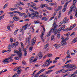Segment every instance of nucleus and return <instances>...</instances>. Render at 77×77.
<instances>
[{
  "label": "nucleus",
  "mask_w": 77,
  "mask_h": 77,
  "mask_svg": "<svg viewBox=\"0 0 77 77\" xmlns=\"http://www.w3.org/2000/svg\"><path fill=\"white\" fill-rule=\"evenodd\" d=\"M53 31V28H51V30L47 33V37H49V36H50L51 34V32Z\"/></svg>",
  "instance_id": "9b49d317"
},
{
  "label": "nucleus",
  "mask_w": 77,
  "mask_h": 77,
  "mask_svg": "<svg viewBox=\"0 0 77 77\" xmlns=\"http://www.w3.org/2000/svg\"><path fill=\"white\" fill-rule=\"evenodd\" d=\"M18 30H19V29H17L14 32V35H17V32H18Z\"/></svg>",
  "instance_id": "4c0bfd02"
},
{
  "label": "nucleus",
  "mask_w": 77,
  "mask_h": 77,
  "mask_svg": "<svg viewBox=\"0 0 77 77\" xmlns=\"http://www.w3.org/2000/svg\"><path fill=\"white\" fill-rule=\"evenodd\" d=\"M12 77H20V75H17V74H15Z\"/></svg>",
  "instance_id": "58836bf2"
},
{
  "label": "nucleus",
  "mask_w": 77,
  "mask_h": 77,
  "mask_svg": "<svg viewBox=\"0 0 77 77\" xmlns=\"http://www.w3.org/2000/svg\"><path fill=\"white\" fill-rule=\"evenodd\" d=\"M73 0V5H75V3L77 2V0Z\"/></svg>",
  "instance_id": "49530a36"
},
{
  "label": "nucleus",
  "mask_w": 77,
  "mask_h": 77,
  "mask_svg": "<svg viewBox=\"0 0 77 77\" xmlns=\"http://www.w3.org/2000/svg\"><path fill=\"white\" fill-rule=\"evenodd\" d=\"M54 38V35H52L51 37V40L53 41Z\"/></svg>",
  "instance_id": "8fccbe9b"
},
{
  "label": "nucleus",
  "mask_w": 77,
  "mask_h": 77,
  "mask_svg": "<svg viewBox=\"0 0 77 77\" xmlns=\"http://www.w3.org/2000/svg\"><path fill=\"white\" fill-rule=\"evenodd\" d=\"M14 14H18L19 15H20V17H21V16H22V14H21V12L18 11H15L14 12Z\"/></svg>",
  "instance_id": "dca6fc26"
},
{
  "label": "nucleus",
  "mask_w": 77,
  "mask_h": 77,
  "mask_svg": "<svg viewBox=\"0 0 77 77\" xmlns=\"http://www.w3.org/2000/svg\"><path fill=\"white\" fill-rule=\"evenodd\" d=\"M5 16V14H4L2 15V16H0V21L2 19H3L4 18V16Z\"/></svg>",
  "instance_id": "cd10ccee"
},
{
  "label": "nucleus",
  "mask_w": 77,
  "mask_h": 77,
  "mask_svg": "<svg viewBox=\"0 0 77 77\" xmlns=\"http://www.w3.org/2000/svg\"><path fill=\"white\" fill-rule=\"evenodd\" d=\"M66 54L68 56H70V54L69 53V50H68L66 52Z\"/></svg>",
  "instance_id": "c9c22d12"
},
{
  "label": "nucleus",
  "mask_w": 77,
  "mask_h": 77,
  "mask_svg": "<svg viewBox=\"0 0 77 77\" xmlns=\"http://www.w3.org/2000/svg\"><path fill=\"white\" fill-rule=\"evenodd\" d=\"M69 39V37H66V39H64V40H62V41H61V43L62 44V45L63 46H64L66 45V44H67L66 43V42H66V41H67V40Z\"/></svg>",
  "instance_id": "20e7f679"
},
{
  "label": "nucleus",
  "mask_w": 77,
  "mask_h": 77,
  "mask_svg": "<svg viewBox=\"0 0 77 77\" xmlns=\"http://www.w3.org/2000/svg\"><path fill=\"white\" fill-rule=\"evenodd\" d=\"M53 70H48L47 72H46L45 73V74H48L50 72H52V71H53Z\"/></svg>",
  "instance_id": "393cba45"
},
{
  "label": "nucleus",
  "mask_w": 77,
  "mask_h": 77,
  "mask_svg": "<svg viewBox=\"0 0 77 77\" xmlns=\"http://www.w3.org/2000/svg\"><path fill=\"white\" fill-rule=\"evenodd\" d=\"M8 62H9V61L8 60V58L5 59L2 61V62H3V63H8Z\"/></svg>",
  "instance_id": "4be33fe9"
},
{
  "label": "nucleus",
  "mask_w": 77,
  "mask_h": 77,
  "mask_svg": "<svg viewBox=\"0 0 77 77\" xmlns=\"http://www.w3.org/2000/svg\"><path fill=\"white\" fill-rule=\"evenodd\" d=\"M41 39L43 42H44V37L43 36H40Z\"/></svg>",
  "instance_id": "ea45409f"
},
{
  "label": "nucleus",
  "mask_w": 77,
  "mask_h": 77,
  "mask_svg": "<svg viewBox=\"0 0 77 77\" xmlns=\"http://www.w3.org/2000/svg\"><path fill=\"white\" fill-rule=\"evenodd\" d=\"M8 6V4H6L3 7V9H5L7 8Z\"/></svg>",
  "instance_id": "72a5a7b5"
},
{
  "label": "nucleus",
  "mask_w": 77,
  "mask_h": 77,
  "mask_svg": "<svg viewBox=\"0 0 77 77\" xmlns=\"http://www.w3.org/2000/svg\"><path fill=\"white\" fill-rule=\"evenodd\" d=\"M53 61H52V60H51L49 62H48L46 63V66H50V63H51Z\"/></svg>",
  "instance_id": "2eb2a0df"
},
{
  "label": "nucleus",
  "mask_w": 77,
  "mask_h": 77,
  "mask_svg": "<svg viewBox=\"0 0 77 77\" xmlns=\"http://www.w3.org/2000/svg\"><path fill=\"white\" fill-rule=\"evenodd\" d=\"M65 2V0H62L61 1V4L62 5H63L64 3Z\"/></svg>",
  "instance_id": "5fc2aeb1"
},
{
  "label": "nucleus",
  "mask_w": 77,
  "mask_h": 77,
  "mask_svg": "<svg viewBox=\"0 0 77 77\" xmlns=\"http://www.w3.org/2000/svg\"><path fill=\"white\" fill-rule=\"evenodd\" d=\"M8 60L11 62L13 61V60L12 59V58L11 57H9L8 58Z\"/></svg>",
  "instance_id": "6ab92c4d"
},
{
  "label": "nucleus",
  "mask_w": 77,
  "mask_h": 77,
  "mask_svg": "<svg viewBox=\"0 0 77 77\" xmlns=\"http://www.w3.org/2000/svg\"><path fill=\"white\" fill-rule=\"evenodd\" d=\"M64 35L65 36H68L69 35H70V33H69V32H68V33L65 34Z\"/></svg>",
  "instance_id": "6e6d98bb"
},
{
  "label": "nucleus",
  "mask_w": 77,
  "mask_h": 77,
  "mask_svg": "<svg viewBox=\"0 0 77 77\" xmlns=\"http://www.w3.org/2000/svg\"><path fill=\"white\" fill-rule=\"evenodd\" d=\"M73 28H73L72 26H71L69 27V28H68L66 29V30H69H69H71Z\"/></svg>",
  "instance_id": "5701e85b"
},
{
  "label": "nucleus",
  "mask_w": 77,
  "mask_h": 77,
  "mask_svg": "<svg viewBox=\"0 0 77 77\" xmlns=\"http://www.w3.org/2000/svg\"><path fill=\"white\" fill-rule=\"evenodd\" d=\"M26 28H23V27L22 28H21L20 29V32H22V35H23L24 34V30H26Z\"/></svg>",
  "instance_id": "9d476101"
},
{
  "label": "nucleus",
  "mask_w": 77,
  "mask_h": 77,
  "mask_svg": "<svg viewBox=\"0 0 77 77\" xmlns=\"http://www.w3.org/2000/svg\"><path fill=\"white\" fill-rule=\"evenodd\" d=\"M50 59H48L46 61L45 63H47V62H50Z\"/></svg>",
  "instance_id": "e2e57ef3"
},
{
  "label": "nucleus",
  "mask_w": 77,
  "mask_h": 77,
  "mask_svg": "<svg viewBox=\"0 0 77 77\" xmlns=\"http://www.w3.org/2000/svg\"><path fill=\"white\" fill-rule=\"evenodd\" d=\"M42 67H43V68H44V67H46V65L45 64V63L43 64L42 65Z\"/></svg>",
  "instance_id": "680f3d73"
},
{
  "label": "nucleus",
  "mask_w": 77,
  "mask_h": 77,
  "mask_svg": "<svg viewBox=\"0 0 77 77\" xmlns=\"http://www.w3.org/2000/svg\"><path fill=\"white\" fill-rule=\"evenodd\" d=\"M61 15H62V13H61V11H60L59 12L58 18H60Z\"/></svg>",
  "instance_id": "2f4dec72"
},
{
  "label": "nucleus",
  "mask_w": 77,
  "mask_h": 77,
  "mask_svg": "<svg viewBox=\"0 0 77 77\" xmlns=\"http://www.w3.org/2000/svg\"><path fill=\"white\" fill-rule=\"evenodd\" d=\"M45 70V69H41L39 71V72H38L39 74H41V73L42 72H44Z\"/></svg>",
  "instance_id": "b1692460"
},
{
  "label": "nucleus",
  "mask_w": 77,
  "mask_h": 77,
  "mask_svg": "<svg viewBox=\"0 0 77 77\" xmlns=\"http://www.w3.org/2000/svg\"><path fill=\"white\" fill-rule=\"evenodd\" d=\"M74 64H70L69 66V68H74V67H75L76 66V64L74 65Z\"/></svg>",
  "instance_id": "4468645a"
},
{
  "label": "nucleus",
  "mask_w": 77,
  "mask_h": 77,
  "mask_svg": "<svg viewBox=\"0 0 77 77\" xmlns=\"http://www.w3.org/2000/svg\"><path fill=\"white\" fill-rule=\"evenodd\" d=\"M31 39V35H29L28 37V40L26 39V43H28V44H30V40Z\"/></svg>",
  "instance_id": "1a4fd4ad"
},
{
  "label": "nucleus",
  "mask_w": 77,
  "mask_h": 77,
  "mask_svg": "<svg viewBox=\"0 0 77 77\" xmlns=\"http://www.w3.org/2000/svg\"><path fill=\"white\" fill-rule=\"evenodd\" d=\"M54 46L56 48H59L60 47V45H57L56 44H55L54 45Z\"/></svg>",
  "instance_id": "f3484780"
},
{
  "label": "nucleus",
  "mask_w": 77,
  "mask_h": 77,
  "mask_svg": "<svg viewBox=\"0 0 77 77\" xmlns=\"http://www.w3.org/2000/svg\"><path fill=\"white\" fill-rule=\"evenodd\" d=\"M35 17L36 18H37V19H39V18H41L42 16L41 15H40V16L39 15H35Z\"/></svg>",
  "instance_id": "aec40b11"
},
{
  "label": "nucleus",
  "mask_w": 77,
  "mask_h": 77,
  "mask_svg": "<svg viewBox=\"0 0 77 77\" xmlns=\"http://www.w3.org/2000/svg\"><path fill=\"white\" fill-rule=\"evenodd\" d=\"M15 45V47H17V46H18V42H16L14 43Z\"/></svg>",
  "instance_id": "37998d69"
},
{
  "label": "nucleus",
  "mask_w": 77,
  "mask_h": 77,
  "mask_svg": "<svg viewBox=\"0 0 77 77\" xmlns=\"http://www.w3.org/2000/svg\"><path fill=\"white\" fill-rule=\"evenodd\" d=\"M19 50H20L19 51H14V53H16V54H17V56L20 58H21L23 57L22 56V52L21 51V48H19Z\"/></svg>",
  "instance_id": "f03ea898"
},
{
  "label": "nucleus",
  "mask_w": 77,
  "mask_h": 77,
  "mask_svg": "<svg viewBox=\"0 0 77 77\" xmlns=\"http://www.w3.org/2000/svg\"><path fill=\"white\" fill-rule=\"evenodd\" d=\"M21 69L18 70L17 72V73L18 75H20L21 74Z\"/></svg>",
  "instance_id": "473e14b6"
},
{
  "label": "nucleus",
  "mask_w": 77,
  "mask_h": 77,
  "mask_svg": "<svg viewBox=\"0 0 77 77\" xmlns=\"http://www.w3.org/2000/svg\"><path fill=\"white\" fill-rule=\"evenodd\" d=\"M29 10L30 11H31V12H34L35 11L33 10V9L31 8H29Z\"/></svg>",
  "instance_id": "603ef678"
},
{
  "label": "nucleus",
  "mask_w": 77,
  "mask_h": 77,
  "mask_svg": "<svg viewBox=\"0 0 77 77\" xmlns=\"http://www.w3.org/2000/svg\"><path fill=\"white\" fill-rule=\"evenodd\" d=\"M39 72H38L36 74H35V75L34 76V77H38V76L39 75Z\"/></svg>",
  "instance_id": "de8ad7c7"
},
{
  "label": "nucleus",
  "mask_w": 77,
  "mask_h": 77,
  "mask_svg": "<svg viewBox=\"0 0 77 77\" xmlns=\"http://www.w3.org/2000/svg\"><path fill=\"white\" fill-rule=\"evenodd\" d=\"M20 44H21V47L23 48V47H24V45H23V43H22V42H20Z\"/></svg>",
  "instance_id": "4d7b16f0"
},
{
  "label": "nucleus",
  "mask_w": 77,
  "mask_h": 77,
  "mask_svg": "<svg viewBox=\"0 0 77 77\" xmlns=\"http://www.w3.org/2000/svg\"><path fill=\"white\" fill-rule=\"evenodd\" d=\"M76 42H77V37L75 38L72 42V44H74V43H75Z\"/></svg>",
  "instance_id": "412c9836"
},
{
  "label": "nucleus",
  "mask_w": 77,
  "mask_h": 77,
  "mask_svg": "<svg viewBox=\"0 0 77 77\" xmlns=\"http://www.w3.org/2000/svg\"><path fill=\"white\" fill-rule=\"evenodd\" d=\"M70 11H69V12H68V15H69L72 12V8H70Z\"/></svg>",
  "instance_id": "c85d7f7f"
},
{
  "label": "nucleus",
  "mask_w": 77,
  "mask_h": 77,
  "mask_svg": "<svg viewBox=\"0 0 77 77\" xmlns=\"http://www.w3.org/2000/svg\"><path fill=\"white\" fill-rule=\"evenodd\" d=\"M36 37H35L32 40L31 42L32 43V45H33L35 44V42H36Z\"/></svg>",
  "instance_id": "6e6552de"
},
{
  "label": "nucleus",
  "mask_w": 77,
  "mask_h": 77,
  "mask_svg": "<svg viewBox=\"0 0 77 77\" xmlns=\"http://www.w3.org/2000/svg\"><path fill=\"white\" fill-rule=\"evenodd\" d=\"M31 4H32V5H33V6H34L32 7L33 9H35V10H37V9H38V7H36V6H35L36 5V4L32 2H31Z\"/></svg>",
  "instance_id": "423d86ee"
},
{
  "label": "nucleus",
  "mask_w": 77,
  "mask_h": 77,
  "mask_svg": "<svg viewBox=\"0 0 77 77\" xmlns=\"http://www.w3.org/2000/svg\"><path fill=\"white\" fill-rule=\"evenodd\" d=\"M21 68V66H19L18 67H16L15 69V70H14V71H17V70H19V69H20Z\"/></svg>",
  "instance_id": "c756f323"
},
{
  "label": "nucleus",
  "mask_w": 77,
  "mask_h": 77,
  "mask_svg": "<svg viewBox=\"0 0 77 77\" xmlns=\"http://www.w3.org/2000/svg\"><path fill=\"white\" fill-rule=\"evenodd\" d=\"M38 56H39V59H41L42 58V57H43V54H42L41 52H39L38 54Z\"/></svg>",
  "instance_id": "f8f14e48"
},
{
  "label": "nucleus",
  "mask_w": 77,
  "mask_h": 77,
  "mask_svg": "<svg viewBox=\"0 0 77 77\" xmlns=\"http://www.w3.org/2000/svg\"><path fill=\"white\" fill-rule=\"evenodd\" d=\"M72 8V10H73V8L75 9V5H72L70 8Z\"/></svg>",
  "instance_id": "c03bdc74"
},
{
  "label": "nucleus",
  "mask_w": 77,
  "mask_h": 77,
  "mask_svg": "<svg viewBox=\"0 0 77 77\" xmlns=\"http://www.w3.org/2000/svg\"><path fill=\"white\" fill-rule=\"evenodd\" d=\"M58 34L57 35V37L58 38H60V33H59V32H57Z\"/></svg>",
  "instance_id": "79ce46f5"
},
{
  "label": "nucleus",
  "mask_w": 77,
  "mask_h": 77,
  "mask_svg": "<svg viewBox=\"0 0 77 77\" xmlns=\"http://www.w3.org/2000/svg\"><path fill=\"white\" fill-rule=\"evenodd\" d=\"M56 66V65H54L53 66H51L49 67V68H48V69H52V68H53L54 67H55Z\"/></svg>",
  "instance_id": "a19ab883"
},
{
  "label": "nucleus",
  "mask_w": 77,
  "mask_h": 77,
  "mask_svg": "<svg viewBox=\"0 0 77 77\" xmlns=\"http://www.w3.org/2000/svg\"><path fill=\"white\" fill-rule=\"evenodd\" d=\"M71 1H72V0H69V1H68L65 3L64 7L62 10L63 12H64L66 11V6H67L68 4L69 3V2H71Z\"/></svg>",
  "instance_id": "7ed1b4c3"
},
{
  "label": "nucleus",
  "mask_w": 77,
  "mask_h": 77,
  "mask_svg": "<svg viewBox=\"0 0 77 77\" xmlns=\"http://www.w3.org/2000/svg\"><path fill=\"white\" fill-rule=\"evenodd\" d=\"M62 8V6H59L58 7L57 10V11H60V10Z\"/></svg>",
  "instance_id": "bb28decb"
},
{
  "label": "nucleus",
  "mask_w": 77,
  "mask_h": 77,
  "mask_svg": "<svg viewBox=\"0 0 77 77\" xmlns=\"http://www.w3.org/2000/svg\"><path fill=\"white\" fill-rule=\"evenodd\" d=\"M47 8L48 10H49L50 11H51L53 9V8H51V7H47Z\"/></svg>",
  "instance_id": "09e8293b"
},
{
  "label": "nucleus",
  "mask_w": 77,
  "mask_h": 77,
  "mask_svg": "<svg viewBox=\"0 0 77 77\" xmlns=\"http://www.w3.org/2000/svg\"><path fill=\"white\" fill-rule=\"evenodd\" d=\"M35 66H36V67H39L40 65H38V64H36L35 65Z\"/></svg>",
  "instance_id": "338daca9"
},
{
  "label": "nucleus",
  "mask_w": 77,
  "mask_h": 77,
  "mask_svg": "<svg viewBox=\"0 0 77 77\" xmlns=\"http://www.w3.org/2000/svg\"><path fill=\"white\" fill-rule=\"evenodd\" d=\"M27 54V52L26 51H24L23 55L24 56H26Z\"/></svg>",
  "instance_id": "e433bc0d"
},
{
  "label": "nucleus",
  "mask_w": 77,
  "mask_h": 77,
  "mask_svg": "<svg viewBox=\"0 0 77 77\" xmlns=\"http://www.w3.org/2000/svg\"><path fill=\"white\" fill-rule=\"evenodd\" d=\"M77 74V71H75V72L73 74H71L70 75H70V77H72V76H73V75H75V74Z\"/></svg>",
  "instance_id": "a878e982"
},
{
  "label": "nucleus",
  "mask_w": 77,
  "mask_h": 77,
  "mask_svg": "<svg viewBox=\"0 0 77 77\" xmlns=\"http://www.w3.org/2000/svg\"><path fill=\"white\" fill-rule=\"evenodd\" d=\"M47 77V76H45V75H44V74L41 75L40 76V77Z\"/></svg>",
  "instance_id": "13d9d810"
},
{
  "label": "nucleus",
  "mask_w": 77,
  "mask_h": 77,
  "mask_svg": "<svg viewBox=\"0 0 77 77\" xmlns=\"http://www.w3.org/2000/svg\"><path fill=\"white\" fill-rule=\"evenodd\" d=\"M34 23L35 24H38L39 23V20H38L36 21L35 20L34 22Z\"/></svg>",
  "instance_id": "7c9ffc66"
},
{
  "label": "nucleus",
  "mask_w": 77,
  "mask_h": 77,
  "mask_svg": "<svg viewBox=\"0 0 77 77\" xmlns=\"http://www.w3.org/2000/svg\"><path fill=\"white\" fill-rule=\"evenodd\" d=\"M49 5H50V6H53V5H54V3L52 2L51 3H50L49 4Z\"/></svg>",
  "instance_id": "bf43d9fd"
},
{
  "label": "nucleus",
  "mask_w": 77,
  "mask_h": 77,
  "mask_svg": "<svg viewBox=\"0 0 77 77\" xmlns=\"http://www.w3.org/2000/svg\"><path fill=\"white\" fill-rule=\"evenodd\" d=\"M35 15H36V14L33 13H32V14H30L29 15V18H32L33 19V18H35L34 17H36Z\"/></svg>",
  "instance_id": "0eeeda50"
},
{
  "label": "nucleus",
  "mask_w": 77,
  "mask_h": 77,
  "mask_svg": "<svg viewBox=\"0 0 77 77\" xmlns=\"http://www.w3.org/2000/svg\"><path fill=\"white\" fill-rule=\"evenodd\" d=\"M56 12H54L53 14V17H51L50 19L49 20L50 21H51V20H53V18H54V16L56 15Z\"/></svg>",
  "instance_id": "a211bd4d"
},
{
  "label": "nucleus",
  "mask_w": 77,
  "mask_h": 77,
  "mask_svg": "<svg viewBox=\"0 0 77 77\" xmlns=\"http://www.w3.org/2000/svg\"><path fill=\"white\" fill-rule=\"evenodd\" d=\"M13 19L15 21L20 20L19 17L17 16L14 17Z\"/></svg>",
  "instance_id": "ddd939ff"
},
{
  "label": "nucleus",
  "mask_w": 77,
  "mask_h": 77,
  "mask_svg": "<svg viewBox=\"0 0 77 77\" xmlns=\"http://www.w3.org/2000/svg\"><path fill=\"white\" fill-rule=\"evenodd\" d=\"M53 26H54V29L53 30V32H54V35H56L57 34V33H59V32H60L61 30H63L65 28V25H63L60 28V29H57V26L56 25V23H54L53 24Z\"/></svg>",
  "instance_id": "f257e3e1"
},
{
  "label": "nucleus",
  "mask_w": 77,
  "mask_h": 77,
  "mask_svg": "<svg viewBox=\"0 0 77 77\" xmlns=\"http://www.w3.org/2000/svg\"><path fill=\"white\" fill-rule=\"evenodd\" d=\"M32 49H33V47H31L30 48H29V51H30V52H31V51H32Z\"/></svg>",
  "instance_id": "864d4df0"
},
{
  "label": "nucleus",
  "mask_w": 77,
  "mask_h": 77,
  "mask_svg": "<svg viewBox=\"0 0 77 77\" xmlns=\"http://www.w3.org/2000/svg\"><path fill=\"white\" fill-rule=\"evenodd\" d=\"M14 13H13L12 12H9L8 13V14H12V15H13Z\"/></svg>",
  "instance_id": "69168bd1"
},
{
  "label": "nucleus",
  "mask_w": 77,
  "mask_h": 77,
  "mask_svg": "<svg viewBox=\"0 0 77 77\" xmlns=\"http://www.w3.org/2000/svg\"><path fill=\"white\" fill-rule=\"evenodd\" d=\"M14 46H15V43H14L12 44L11 47L12 48H14Z\"/></svg>",
  "instance_id": "052dcab7"
},
{
  "label": "nucleus",
  "mask_w": 77,
  "mask_h": 77,
  "mask_svg": "<svg viewBox=\"0 0 77 77\" xmlns=\"http://www.w3.org/2000/svg\"><path fill=\"white\" fill-rule=\"evenodd\" d=\"M69 20V19L67 18V17H66L64 18V19L63 20V24H65L66 23H68V22Z\"/></svg>",
  "instance_id": "39448f33"
},
{
  "label": "nucleus",
  "mask_w": 77,
  "mask_h": 77,
  "mask_svg": "<svg viewBox=\"0 0 77 77\" xmlns=\"http://www.w3.org/2000/svg\"><path fill=\"white\" fill-rule=\"evenodd\" d=\"M61 72H62V70H60L59 71H57V72H56L55 73L56 74H59V73H60Z\"/></svg>",
  "instance_id": "f704fd0d"
},
{
  "label": "nucleus",
  "mask_w": 77,
  "mask_h": 77,
  "mask_svg": "<svg viewBox=\"0 0 77 77\" xmlns=\"http://www.w3.org/2000/svg\"><path fill=\"white\" fill-rule=\"evenodd\" d=\"M28 26V24H25L23 27L24 28H25L26 29H27V27H27V26Z\"/></svg>",
  "instance_id": "3c124183"
},
{
  "label": "nucleus",
  "mask_w": 77,
  "mask_h": 77,
  "mask_svg": "<svg viewBox=\"0 0 77 77\" xmlns=\"http://www.w3.org/2000/svg\"><path fill=\"white\" fill-rule=\"evenodd\" d=\"M44 33H45V32L42 31V34L40 35V36H43L44 35Z\"/></svg>",
  "instance_id": "a18cd8bd"
},
{
  "label": "nucleus",
  "mask_w": 77,
  "mask_h": 77,
  "mask_svg": "<svg viewBox=\"0 0 77 77\" xmlns=\"http://www.w3.org/2000/svg\"><path fill=\"white\" fill-rule=\"evenodd\" d=\"M22 63L24 65H26V63L25 62V61H22Z\"/></svg>",
  "instance_id": "0e129e2a"
},
{
  "label": "nucleus",
  "mask_w": 77,
  "mask_h": 77,
  "mask_svg": "<svg viewBox=\"0 0 77 77\" xmlns=\"http://www.w3.org/2000/svg\"><path fill=\"white\" fill-rule=\"evenodd\" d=\"M45 19H46V17H44L42 18V20H44Z\"/></svg>",
  "instance_id": "774afa93"
}]
</instances>
